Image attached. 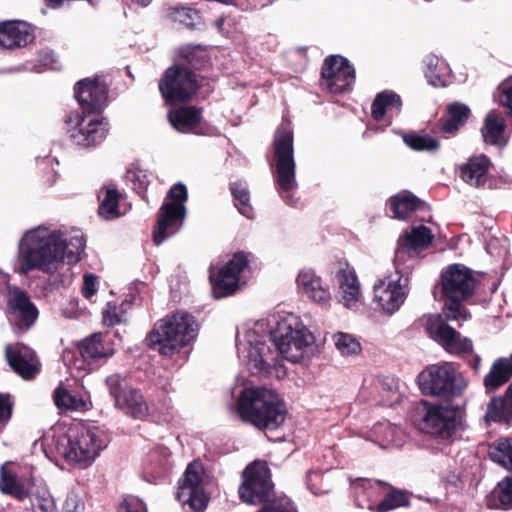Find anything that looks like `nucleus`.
I'll list each match as a JSON object with an SVG mask.
<instances>
[{"label":"nucleus","instance_id":"21","mask_svg":"<svg viewBox=\"0 0 512 512\" xmlns=\"http://www.w3.org/2000/svg\"><path fill=\"white\" fill-rule=\"evenodd\" d=\"M296 284L299 291L311 301L323 307L330 306L332 297L329 288L313 269L300 270L296 277Z\"/></svg>","mask_w":512,"mask_h":512},{"label":"nucleus","instance_id":"9","mask_svg":"<svg viewBox=\"0 0 512 512\" xmlns=\"http://www.w3.org/2000/svg\"><path fill=\"white\" fill-rule=\"evenodd\" d=\"M418 381L424 394L439 397L455 396L466 387L465 379L451 363L427 367L419 374Z\"/></svg>","mask_w":512,"mask_h":512},{"label":"nucleus","instance_id":"22","mask_svg":"<svg viewBox=\"0 0 512 512\" xmlns=\"http://www.w3.org/2000/svg\"><path fill=\"white\" fill-rule=\"evenodd\" d=\"M6 358L10 367L23 379H31L39 372V361L34 351L23 344L7 345Z\"/></svg>","mask_w":512,"mask_h":512},{"label":"nucleus","instance_id":"33","mask_svg":"<svg viewBox=\"0 0 512 512\" xmlns=\"http://www.w3.org/2000/svg\"><path fill=\"white\" fill-rule=\"evenodd\" d=\"M115 405L124 413L136 418L144 419L151 414L150 408L142 394L136 389H129ZM154 413V411H152Z\"/></svg>","mask_w":512,"mask_h":512},{"label":"nucleus","instance_id":"56","mask_svg":"<svg viewBox=\"0 0 512 512\" xmlns=\"http://www.w3.org/2000/svg\"><path fill=\"white\" fill-rule=\"evenodd\" d=\"M81 291L86 299H91L98 291V277L91 273L85 274Z\"/></svg>","mask_w":512,"mask_h":512},{"label":"nucleus","instance_id":"37","mask_svg":"<svg viewBox=\"0 0 512 512\" xmlns=\"http://www.w3.org/2000/svg\"><path fill=\"white\" fill-rule=\"evenodd\" d=\"M352 488L357 500L362 496L367 497L368 509L372 511H375L374 501L387 489L384 483L370 479H356L352 482Z\"/></svg>","mask_w":512,"mask_h":512},{"label":"nucleus","instance_id":"15","mask_svg":"<svg viewBox=\"0 0 512 512\" xmlns=\"http://www.w3.org/2000/svg\"><path fill=\"white\" fill-rule=\"evenodd\" d=\"M446 321V318L444 319L440 314L429 315L426 322V331L429 336L449 353L463 354L471 352L473 349L472 341L463 337Z\"/></svg>","mask_w":512,"mask_h":512},{"label":"nucleus","instance_id":"24","mask_svg":"<svg viewBox=\"0 0 512 512\" xmlns=\"http://www.w3.org/2000/svg\"><path fill=\"white\" fill-rule=\"evenodd\" d=\"M433 235L429 228L424 225L415 226L409 233L399 239L396 250L395 262L398 263L404 255L415 256L426 249L432 242Z\"/></svg>","mask_w":512,"mask_h":512},{"label":"nucleus","instance_id":"25","mask_svg":"<svg viewBox=\"0 0 512 512\" xmlns=\"http://www.w3.org/2000/svg\"><path fill=\"white\" fill-rule=\"evenodd\" d=\"M33 40L27 23L9 20L0 22V47L11 49L26 46Z\"/></svg>","mask_w":512,"mask_h":512},{"label":"nucleus","instance_id":"63","mask_svg":"<svg viewBox=\"0 0 512 512\" xmlns=\"http://www.w3.org/2000/svg\"><path fill=\"white\" fill-rule=\"evenodd\" d=\"M133 1L141 6L145 7V6L149 5L152 0H133Z\"/></svg>","mask_w":512,"mask_h":512},{"label":"nucleus","instance_id":"46","mask_svg":"<svg viewBox=\"0 0 512 512\" xmlns=\"http://www.w3.org/2000/svg\"><path fill=\"white\" fill-rule=\"evenodd\" d=\"M403 141L415 151H435L439 148L438 140L427 134H406Z\"/></svg>","mask_w":512,"mask_h":512},{"label":"nucleus","instance_id":"47","mask_svg":"<svg viewBox=\"0 0 512 512\" xmlns=\"http://www.w3.org/2000/svg\"><path fill=\"white\" fill-rule=\"evenodd\" d=\"M150 178L149 173L138 166H132L126 172L127 181L131 183L133 190L142 197H145Z\"/></svg>","mask_w":512,"mask_h":512},{"label":"nucleus","instance_id":"64","mask_svg":"<svg viewBox=\"0 0 512 512\" xmlns=\"http://www.w3.org/2000/svg\"><path fill=\"white\" fill-rule=\"evenodd\" d=\"M7 282V275L0 271V284Z\"/></svg>","mask_w":512,"mask_h":512},{"label":"nucleus","instance_id":"1","mask_svg":"<svg viewBox=\"0 0 512 512\" xmlns=\"http://www.w3.org/2000/svg\"><path fill=\"white\" fill-rule=\"evenodd\" d=\"M84 249L85 241L80 233L68 238L59 230L39 226L27 231L19 242L18 270L21 274L36 269L52 273L63 262L77 263Z\"/></svg>","mask_w":512,"mask_h":512},{"label":"nucleus","instance_id":"4","mask_svg":"<svg viewBox=\"0 0 512 512\" xmlns=\"http://www.w3.org/2000/svg\"><path fill=\"white\" fill-rule=\"evenodd\" d=\"M476 285L477 279L465 266L454 264L442 273L441 292L446 297L443 307L446 320L461 323L470 318V313L460 302L473 295Z\"/></svg>","mask_w":512,"mask_h":512},{"label":"nucleus","instance_id":"52","mask_svg":"<svg viewBox=\"0 0 512 512\" xmlns=\"http://www.w3.org/2000/svg\"><path fill=\"white\" fill-rule=\"evenodd\" d=\"M125 304L116 305L115 303L109 302L106 309L103 312V321L108 326H114L125 321Z\"/></svg>","mask_w":512,"mask_h":512},{"label":"nucleus","instance_id":"42","mask_svg":"<svg viewBox=\"0 0 512 512\" xmlns=\"http://www.w3.org/2000/svg\"><path fill=\"white\" fill-rule=\"evenodd\" d=\"M34 512H57L55 500L45 485H38L31 494Z\"/></svg>","mask_w":512,"mask_h":512},{"label":"nucleus","instance_id":"10","mask_svg":"<svg viewBox=\"0 0 512 512\" xmlns=\"http://www.w3.org/2000/svg\"><path fill=\"white\" fill-rule=\"evenodd\" d=\"M290 121L284 120L275 132L276 183L284 192L297 188L293 150V132Z\"/></svg>","mask_w":512,"mask_h":512},{"label":"nucleus","instance_id":"32","mask_svg":"<svg viewBox=\"0 0 512 512\" xmlns=\"http://www.w3.org/2000/svg\"><path fill=\"white\" fill-rule=\"evenodd\" d=\"M28 482L21 480L17 474L10 469L9 463H4L0 469V490L4 494L11 495L18 500L28 497Z\"/></svg>","mask_w":512,"mask_h":512},{"label":"nucleus","instance_id":"36","mask_svg":"<svg viewBox=\"0 0 512 512\" xmlns=\"http://www.w3.org/2000/svg\"><path fill=\"white\" fill-rule=\"evenodd\" d=\"M504 129L505 120L503 117L495 110L490 111L481 130L484 141L492 145L503 144Z\"/></svg>","mask_w":512,"mask_h":512},{"label":"nucleus","instance_id":"14","mask_svg":"<svg viewBox=\"0 0 512 512\" xmlns=\"http://www.w3.org/2000/svg\"><path fill=\"white\" fill-rule=\"evenodd\" d=\"M198 88L194 73L188 68L169 67L159 82V90L166 102H181L190 99Z\"/></svg>","mask_w":512,"mask_h":512},{"label":"nucleus","instance_id":"3","mask_svg":"<svg viewBox=\"0 0 512 512\" xmlns=\"http://www.w3.org/2000/svg\"><path fill=\"white\" fill-rule=\"evenodd\" d=\"M198 333L194 317L186 312H177L158 321L149 334L152 349L161 355L172 356L192 342Z\"/></svg>","mask_w":512,"mask_h":512},{"label":"nucleus","instance_id":"31","mask_svg":"<svg viewBox=\"0 0 512 512\" xmlns=\"http://www.w3.org/2000/svg\"><path fill=\"white\" fill-rule=\"evenodd\" d=\"M402 107V101L398 94L393 91H383L375 97L372 106V117L376 121H381L385 116L391 118L399 114Z\"/></svg>","mask_w":512,"mask_h":512},{"label":"nucleus","instance_id":"39","mask_svg":"<svg viewBox=\"0 0 512 512\" xmlns=\"http://www.w3.org/2000/svg\"><path fill=\"white\" fill-rule=\"evenodd\" d=\"M488 454L493 462L512 471V437L499 438L492 442Z\"/></svg>","mask_w":512,"mask_h":512},{"label":"nucleus","instance_id":"26","mask_svg":"<svg viewBox=\"0 0 512 512\" xmlns=\"http://www.w3.org/2000/svg\"><path fill=\"white\" fill-rule=\"evenodd\" d=\"M79 352L83 360H76L73 363L74 367L79 370H86L84 361L108 358L114 354L113 348L104 343L103 336L100 333L93 334L81 341Z\"/></svg>","mask_w":512,"mask_h":512},{"label":"nucleus","instance_id":"58","mask_svg":"<svg viewBox=\"0 0 512 512\" xmlns=\"http://www.w3.org/2000/svg\"><path fill=\"white\" fill-rule=\"evenodd\" d=\"M120 512H147V509L141 499L130 496L120 505Z\"/></svg>","mask_w":512,"mask_h":512},{"label":"nucleus","instance_id":"5","mask_svg":"<svg viewBox=\"0 0 512 512\" xmlns=\"http://www.w3.org/2000/svg\"><path fill=\"white\" fill-rule=\"evenodd\" d=\"M106 447L95 427L76 424L58 442V451L71 463L83 468L90 466Z\"/></svg>","mask_w":512,"mask_h":512},{"label":"nucleus","instance_id":"30","mask_svg":"<svg viewBox=\"0 0 512 512\" xmlns=\"http://www.w3.org/2000/svg\"><path fill=\"white\" fill-rule=\"evenodd\" d=\"M168 117L176 130L183 133H197L201 122V110L195 107H180L170 110Z\"/></svg>","mask_w":512,"mask_h":512},{"label":"nucleus","instance_id":"11","mask_svg":"<svg viewBox=\"0 0 512 512\" xmlns=\"http://www.w3.org/2000/svg\"><path fill=\"white\" fill-rule=\"evenodd\" d=\"M211 477L200 461L191 462L179 480L177 498L183 505H188L196 512L203 511L209 502L206 487Z\"/></svg>","mask_w":512,"mask_h":512},{"label":"nucleus","instance_id":"6","mask_svg":"<svg viewBox=\"0 0 512 512\" xmlns=\"http://www.w3.org/2000/svg\"><path fill=\"white\" fill-rule=\"evenodd\" d=\"M270 339L278 353L292 363L300 362L314 342L312 333L294 314H288L278 321Z\"/></svg>","mask_w":512,"mask_h":512},{"label":"nucleus","instance_id":"7","mask_svg":"<svg viewBox=\"0 0 512 512\" xmlns=\"http://www.w3.org/2000/svg\"><path fill=\"white\" fill-rule=\"evenodd\" d=\"M415 424L422 432L447 440L463 424V412L458 406L422 401L415 415Z\"/></svg>","mask_w":512,"mask_h":512},{"label":"nucleus","instance_id":"20","mask_svg":"<svg viewBox=\"0 0 512 512\" xmlns=\"http://www.w3.org/2000/svg\"><path fill=\"white\" fill-rule=\"evenodd\" d=\"M7 309L9 319L19 330H27L38 317V311L27 294L17 287L8 291Z\"/></svg>","mask_w":512,"mask_h":512},{"label":"nucleus","instance_id":"38","mask_svg":"<svg viewBox=\"0 0 512 512\" xmlns=\"http://www.w3.org/2000/svg\"><path fill=\"white\" fill-rule=\"evenodd\" d=\"M390 209L397 219H405L409 213L420 209L423 205L415 195L408 191L401 192L390 199Z\"/></svg>","mask_w":512,"mask_h":512},{"label":"nucleus","instance_id":"17","mask_svg":"<svg viewBox=\"0 0 512 512\" xmlns=\"http://www.w3.org/2000/svg\"><path fill=\"white\" fill-rule=\"evenodd\" d=\"M68 123H74L69 130L72 142L85 148L100 144L106 138L109 129L104 118L81 117L78 114L69 116Z\"/></svg>","mask_w":512,"mask_h":512},{"label":"nucleus","instance_id":"40","mask_svg":"<svg viewBox=\"0 0 512 512\" xmlns=\"http://www.w3.org/2000/svg\"><path fill=\"white\" fill-rule=\"evenodd\" d=\"M120 193L113 188H105L99 193V215L107 220H112L121 215L119 211Z\"/></svg>","mask_w":512,"mask_h":512},{"label":"nucleus","instance_id":"53","mask_svg":"<svg viewBox=\"0 0 512 512\" xmlns=\"http://www.w3.org/2000/svg\"><path fill=\"white\" fill-rule=\"evenodd\" d=\"M169 15L180 23L185 24L186 26L193 25V22L196 18H198V13L196 10L187 8V7H175L169 10Z\"/></svg>","mask_w":512,"mask_h":512},{"label":"nucleus","instance_id":"51","mask_svg":"<svg viewBox=\"0 0 512 512\" xmlns=\"http://www.w3.org/2000/svg\"><path fill=\"white\" fill-rule=\"evenodd\" d=\"M106 385L115 403L122 398L126 391L131 389L128 387L126 380L118 374H113L107 377Z\"/></svg>","mask_w":512,"mask_h":512},{"label":"nucleus","instance_id":"54","mask_svg":"<svg viewBox=\"0 0 512 512\" xmlns=\"http://www.w3.org/2000/svg\"><path fill=\"white\" fill-rule=\"evenodd\" d=\"M257 512H296V510L288 498L281 497L273 499L272 502L265 504Z\"/></svg>","mask_w":512,"mask_h":512},{"label":"nucleus","instance_id":"18","mask_svg":"<svg viewBox=\"0 0 512 512\" xmlns=\"http://www.w3.org/2000/svg\"><path fill=\"white\" fill-rule=\"evenodd\" d=\"M248 259L242 252L236 253L229 262L223 266L218 275L212 280V293L215 298L232 295L240 286V273L247 267Z\"/></svg>","mask_w":512,"mask_h":512},{"label":"nucleus","instance_id":"29","mask_svg":"<svg viewBox=\"0 0 512 512\" xmlns=\"http://www.w3.org/2000/svg\"><path fill=\"white\" fill-rule=\"evenodd\" d=\"M489 159L484 156L471 157L461 167L460 177L470 186L480 187L488 179Z\"/></svg>","mask_w":512,"mask_h":512},{"label":"nucleus","instance_id":"59","mask_svg":"<svg viewBox=\"0 0 512 512\" xmlns=\"http://www.w3.org/2000/svg\"><path fill=\"white\" fill-rule=\"evenodd\" d=\"M12 403L8 395L0 394V425L6 423L11 417Z\"/></svg>","mask_w":512,"mask_h":512},{"label":"nucleus","instance_id":"13","mask_svg":"<svg viewBox=\"0 0 512 512\" xmlns=\"http://www.w3.org/2000/svg\"><path fill=\"white\" fill-rule=\"evenodd\" d=\"M395 274L379 279L373 286V302L385 313L393 314L407 297L408 278L395 262Z\"/></svg>","mask_w":512,"mask_h":512},{"label":"nucleus","instance_id":"34","mask_svg":"<svg viewBox=\"0 0 512 512\" xmlns=\"http://www.w3.org/2000/svg\"><path fill=\"white\" fill-rule=\"evenodd\" d=\"M487 422H509L512 420V383L503 398L493 399L487 406Z\"/></svg>","mask_w":512,"mask_h":512},{"label":"nucleus","instance_id":"23","mask_svg":"<svg viewBox=\"0 0 512 512\" xmlns=\"http://www.w3.org/2000/svg\"><path fill=\"white\" fill-rule=\"evenodd\" d=\"M75 96L88 112L98 111L105 104L108 97L106 85L98 79H84L77 83Z\"/></svg>","mask_w":512,"mask_h":512},{"label":"nucleus","instance_id":"8","mask_svg":"<svg viewBox=\"0 0 512 512\" xmlns=\"http://www.w3.org/2000/svg\"><path fill=\"white\" fill-rule=\"evenodd\" d=\"M187 200L188 192L183 183H176L170 188L159 210L157 225L153 232L156 245H160L182 228L187 213Z\"/></svg>","mask_w":512,"mask_h":512},{"label":"nucleus","instance_id":"27","mask_svg":"<svg viewBox=\"0 0 512 512\" xmlns=\"http://www.w3.org/2000/svg\"><path fill=\"white\" fill-rule=\"evenodd\" d=\"M339 301L349 309L355 308L361 299L360 284L354 271L341 270L338 275Z\"/></svg>","mask_w":512,"mask_h":512},{"label":"nucleus","instance_id":"43","mask_svg":"<svg viewBox=\"0 0 512 512\" xmlns=\"http://www.w3.org/2000/svg\"><path fill=\"white\" fill-rule=\"evenodd\" d=\"M54 402L61 410L81 411L87 409L86 402L66 389L58 387L54 392Z\"/></svg>","mask_w":512,"mask_h":512},{"label":"nucleus","instance_id":"62","mask_svg":"<svg viewBox=\"0 0 512 512\" xmlns=\"http://www.w3.org/2000/svg\"><path fill=\"white\" fill-rule=\"evenodd\" d=\"M223 24H224V18H223V17L218 18V19L216 20V22H215V25L217 26V28H218L219 30H221V29H222Z\"/></svg>","mask_w":512,"mask_h":512},{"label":"nucleus","instance_id":"41","mask_svg":"<svg viewBox=\"0 0 512 512\" xmlns=\"http://www.w3.org/2000/svg\"><path fill=\"white\" fill-rule=\"evenodd\" d=\"M470 114L469 108L461 103H454L448 107V115L442 121L441 129L447 134H454L466 122Z\"/></svg>","mask_w":512,"mask_h":512},{"label":"nucleus","instance_id":"55","mask_svg":"<svg viewBox=\"0 0 512 512\" xmlns=\"http://www.w3.org/2000/svg\"><path fill=\"white\" fill-rule=\"evenodd\" d=\"M85 504L82 498L74 493L69 492L63 502L61 512H84Z\"/></svg>","mask_w":512,"mask_h":512},{"label":"nucleus","instance_id":"48","mask_svg":"<svg viewBox=\"0 0 512 512\" xmlns=\"http://www.w3.org/2000/svg\"><path fill=\"white\" fill-rule=\"evenodd\" d=\"M409 503L408 494L400 490H392L375 506V512H388Z\"/></svg>","mask_w":512,"mask_h":512},{"label":"nucleus","instance_id":"2","mask_svg":"<svg viewBox=\"0 0 512 512\" xmlns=\"http://www.w3.org/2000/svg\"><path fill=\"white\" fill-rule=\"evenodd\" d=\"M237 410L242 421L259 430H276L287 415L278 393L265 387L245 388L239 395Z\"/></svg>","mask_w":512,"mask_h":512},{"label":"nucleus","instance_id":"60","mask_svg":"<svg viewBox=\"0 0 512 512\" xmlns=\"http://www.w3.org/2000/svg\"><path fill=\"white\" fill-rule=\"evenodd\" d=\"M172 410L171 401H167L164 403L163 408L158 409V412L164 416L169 415L170 411Z\"/></svg>","mask_w":512,"mask_h":512},{"label":"nucleus","instance_id":"49","mask_svg":"<svg viewBox=\"0 0 512 512\" xmlns=\"http://www.w3.org/2000/svg\"><path fill=\"white\" fill-rule=\"evenodd\" d=\"M493 498L497 501V507L503 509L512 508V477L502 479L493 490Z\"/></svg>","mask_w":512,"mask_h":512},{"label":"nucleus","instance_id":"19","mask_svg":"<svg viewBox=\"0 0 512 512\" xmlns=\"http://www.w3.org/2000/svg\"><path fill=\"white\" fill-rule=\"evenodd\" d=\"M238 351L240 355L246 353L244 357L247 358V363L251 370H254L256 373H270L274 357L270 347L254 331L247 333L246 341L239 344Z\"/></svg>","mask_w":512,"mask_h":512},{"label":"nucleus","instance_id":"28","mask_svg":"<svg viewBox=\"0 0 512 512\" xmlns=\"http://www.w3.org/2000/svg\"><path fill=\"white\" fill-rule=\"evenodd\" d=\"M369 438L382 448L401 447L406 440V436L402 429L388 421L375 424L371 430Z\"/></svg>","mask_w":512,"mask_h":512},{"label":"nucleus","instance_id":"45","mask_svg":"<svg viewBox=\"0 0 512 512\" xmlns=\"http://www.w3.org/2000/svg\"><path fill=\"white\" fill-rule=\"evenodd\" d=\"M231 192L236 201L235 206L245 217L253 218V207L250 204V194L246 186L240 182L231 185Z\"/></svg>","mask_w":512,"mask_h":512},{"label":"nucleus","instance_id":"44","mask_svg":"<svg viewBox=\"0 0 512 512\" xmlns=\"http://www.w3.org/2000/svg\"><path fill=\"white\" fill-rule=\"evenodd\" d=\"M332 341L337 351L343 356L357 355L361 351L359 341L351 334L337 332L333 334Z\"/></svg>","mask_w":512,"mask_h":512},{"label":"nucleus","instance_id":"35","mask_svg":"<svg viewBox=\"0 0 512 512\" xmlns=\"http://www.w3.org/2000/svg\"><path fill=\"white\" fill-rule=\"evenodd\" d=\"M512 376V355L509 358L496 360L484 379L488 390H495L506 383Z\"/></svg>","mask_w":512,"mask_h":512},{"label":"nucleus","instance_id":"12","mask_svg":"<svg viewBox=\"0 0 512 512\" xmlns=\"http://www.w3.org/2000/svg\"><path fill=\"white\" fill-rule=\"evenodd\" d=\"M243 483L239 487L240 499L247 504H268L273 501V484L265 462L250 464L243 473Z\"/></svg>","mask_w":512,"mask_h":512},{"label":"nucleus","instance_id":"61","mask_svg":"<svg viewBox=\"0 0 512 512\" xmlns=\"http://www.w3.org/2000/svg\"><path fill=\"white\" fill-rule=\"evenodd\" d=\"M65 0H46L48 6L56 8L61 5Z\"/></svg>","mask_w":512,"mask_h":512},{"label":"nucleus","instance_id":"50","mask_svg":"<svg viewBox=\"0 0 512 512\" xmlns=\"http://www.w3.org/2000/svg\"><path fill=\"white\" fill-rule=\"evenodd\" d=\"M306 484L314 495H322L332 489V482L329 477L325 473L316 471H311L307 474Z\"/></svg>","mask_w":512,"mask_h":512},{"label":"nucleus","instance_id":"57","mask_svg":"<svg viewBox=\"0 0 512 512\" xmlns=\"http://www.w3.org/2000/svg\"><path fill=\"white\" fill-rule=\"evenodd\" d=\"M425 62L428 68L426 76L430 78L431 84L438 85L441 82L440 75L438 74L439 59L436 56H427ZM441 65L444 64L441 63Z\"/></svg>","mask_w":512,"mask_h":512},{"label":"nucleus","instance_id":"16","mask_svg":"<svg viewBox=\"0 0 512 512\" xmlns=\"http://www.w3.org/2000/svg\"><path fill=\"white\" fill-rule=\"evenodd\" d=\"M321 85L332 94H340L351 88L355 81V70L341 56H329L321 69Z\"/></svg>","mask_w":512,"mask_h":512}]
</instances>
